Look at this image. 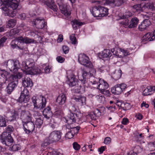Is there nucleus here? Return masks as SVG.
Returning <instances> with one entry per match:
<instances>
[{"instance_id":"37","label":"nucleus","mask_w":155,"mask_h":155,"mask_svg":"<svg viewBox=\"0 0 155 155\" xmlns=\"http://www.w3.org/2000/svg\"><path fill=\"white\" fill-rule=\"evenodd\" d=\"M132 15V13L129 12V11H127L125 12L124 14L122 15H119V19H127L128 18H129Z\"/></svg>"},{"instance_id":"16","label":"nucleus","mask_w":155,"mask_h":155,"mask_svg":"<svg viewBox=\"0 0 155 155\" xmlns=\"http://www.w3.org/2000/svg\"><path fill=\"white\" fill-rule=\"evenodd\" d=\"M111 51H112V53L114 54L119 58L123 57L129 54V52L127 50L122 48L118 49L117 52L115 51V49H112Z\"/></svg>"},{"instance_id":"44","label":"nucleus","mask_w":155,"mask_h":155,"mask_svg":"<svg viewBox=\"0 0 155 155\" xmlns=\"http://www.w3.org/2000/svg\"><path fill=\"white\" fill-rule=\"evenodd\" d=\"M42 118L39 117L36 119L35 121V124L37 127L40 128L43 123Z\"/></svg>"},{"instance_id":"41","label":"nucleus","mask_w":155,"mask_h":155,"mask_svg":"<svg viewBox=\"0 0 155 155\" xmlns=\"http://www.w3.org/2000/svg\"><path fill=\"white\" fill-rule=\"evenodd\" d=\"M152 34L150 33H148L146 34L143 36V38L144 40L145 41H152L154 40L153 38H152L153 36Z\"/></svg>"},{"instance_id":"45","label":"nucleus","mask_w":155,"mask_h":155,"mask_svg":"<svg viewBox=\"0 0 155 155\" xmlns=\"http://www.w3.org/2000/svg\"><path fill=\"white\" fill-rule=\"evenodd\" d=\"M10 45L11 47L13 49L16 47L18 48L19 49L20 48V47L19 46L20 45L17 44V41L15 39L12 41Z\"/></svg>"},{"instance_id":"35","label":"nucleus","mask_w":155,"mask_h":155,"mask_svg":"<svg viewBox=\"0 0 155 155\" xmlns=\"http://www.w3.org/2000/svg\"><path fill=\"white\" fill-rule=\"evenodd\" d=\"M99 6L101 13V16L102 17H104L106 15H107L108 14V9L104 7Z\"/></svg>"},{"instance_id":"52","label":"nucleus","mask_w":155,"mask_h":155,"mask_svg":"<svg viewBox=\"0 0 155 155\" xmlns=\"http://www.w3.org/2000/svg\"><path fill=\"white\" fill-rule=\"evenodd\" d=\"M143 134H139V133H136L135 134V136L137 139V140L140 141L143 138Z\"/></svg>"},{"instance_id":"2","label":"nucleus","mask_w":155,"mask_h":155,"mask_svg":"<svg viewBox=\"0 0 155 155\" xmlns=\"http://www.w3.org/2000/svg\"><path fill=\"white\" fill-rule=\"evenodd\" d=\"M34 60L32 59H28L22 63V65L26 70V72L28 74L32 75L40 74L41 70L36 67H34Z\"/></svg>"},{"instance_id":"62","label":"nucleus","mask_w":155,"mask_h":155,"mask_svg":"<svg viewBox=\"0 0 155 155\" xmlns=\"http://www.w3.org/2000/svg\"><path fill=\"white\" fill-rule=\"evenodd\" d=\"M76 110L77 109L73 105H71L70 106L69 108V110L70 113H73V112H74L76 111Z\"/></svg>"},{"instance_id":"9","label":"nucleus","mask_w":155,"mask_h":155,"mask_svg":"<svg viewBox=\"0 0 155 155\" xmlns=\"http://www.w3.org/2000/svg\"><path fill=\"white\" fill-rule=\"evenodd\" d=\"M127 86V85L124 83L117 84L111 88V91L115 95H119L126 88Z\"/></svg>"},{"instance_id":"6","label":"nucleus","mask_w":155,"mask_h":155,"mask_svg":"<svg viewBox=\"0 0 155 155\" xmlns=\"http://www.w3.org/2000/svg\"><path fill=\"white\" fill-rule=\"evenodd\" d=\"M2 68H8L11 71L15 73L20 68V64L17 60H9L2 64Z\"/></svg>"},{"instance_id":"59","label":"nucleus","mask_w":155,"mask_h":155,"mask_svg":"<svg viewBox=\"0 0 155 155\" xmlns=\"http://www.w3.org/2000/svg\"><path fill=\"white\" fill-rule=\"evenodd\" d=\"M7 38L5 37H3L0 39V48L3 47L4 43L7 40Z\"/></svg>"},{"instance_id":"1","label":"nucleus","mask_w":155,"mask_h":155,"mask_svg":"<svg viewBox=\"0 0 155 155\" xmlns=\"http://www.w3.org/2000/svg\"><path fill=\"white\" fill-rule=\"evenodd\" d=\"M3 2L2 9L6 12V16L13 17L16 12V10L18 5L17 0H2Z\"/></svg>"},{"instance_id":"61","label":"nucleus","mask_w":155,"mask_h":155,"mask_svg":"<svg viewBox=\"0 0 155 155\" xmlns=\"http://www.w3.org/2000/svg\"><path fill=\"white\" fill-rule=\"evenodd\" d=\"M56 59L58 62L60 63H62L65 60V59L64 58L61 56H58L57 58Z\"/></svg>"},{"instance_id":"39","label":"nucleus","mask_w":155,"mask_h":155,"mask_svg":"<svg viewBox=\"0 0 155 155\" xmlns=\"http://www.w3.org/2000/svg\"><path fill=\"white\" fill-rule=\"evenodd\" d=\"M14 128L11 125H9L6 128L5 131L3 133H5L6 134H9L11 135L12 132L14 131Z\"/></svg>"},{"instance_id":"40","label":"nucleus","mask_w":155,"mask_h":155,"mask_svg":"<svg viewBox=\"0 0 155 155\" xmlns=\"http://www.w3.org/2000/svg\"><path fill=\"white\" fill-rule=\"evenodd\" d=\"M16 24V20L15 19H10L8 21V24L7 25V27L13 28L15 26Z\"/></svg>"},{"instance_id":"15","label":"nucleus","mask_w":155,"mask_h":155,"mask_svg":"<svg viewBox=\"0 0 155 155\" xmlns=\"http://www.w3.org/2000/svg\"><path fill=\"white\" fill-rule=\"evenodd\" d=\"M2 70L4 71L1 74L0 77V85L2 86L5 83L8 82V79H9V78L11 75L8 72L5 71V69Z\"/></svg>"},{"instance_id":"10","label":"nucleus","mask_w":155,"mask_h":155,"mask_svg":"<svg viewBox=\"0 0 155 155\" xmlns=\"http://www.w3.org/2000/svg\"><path fill=\"white\" fill-rule=\"evenodd\" d=\"M1 142L6 146H9V144L13 142V139L9 134H6L5 133H2L0 137Z\"/></svg>"},{"instance_id":"58","label":"nucleus","mask_w":155,"mask_h":155,"mask_svg":"<svg viewBox=\"0 0 155 155\" xmlns=\"http://www.w3.org/2000/svg\"><path fill=\"white\" fill-rule=\"evenodd\" d=\"M74 136L72 133L70 131V130L68 131V132L66 133L65 136V137L68 139H70L73 138Z\"/></svg>"},{"instance_id":"54","label":"nucleus","mask_w":155,"mask_h":155,"mask_svg":"<svg viewBox=\"0 0 155 155\" xmlns=\"http://www.w3.org/2000/svg\"><path fill=\"white\" fill-rule=\"evenodd\" d=\"M62 111L61 110H58L54 112V115L56 117L60 118L62 116Z\"/></svg>"},{"instance_id":"57","label":"nucleus","mask_w":155,"mask_h":155,"mask_svg":"<svg viewBox=\"0 0 155 155\" xmlns=\"http://www.w3.org/2000/svg\"><path fill=\"white\" fill-rule=\"evenodd\" d=\"M12 149L13 151H17L21 149V146L18 144H15L12 146Z\"/></svg>"},{"instance_id":"17","label":"nucleus","mask_w":155,"mask_h":155,"mask_svg":"<svg viewBox=\"0 0 155 155\" xmlns=\"http://www.w3.org/2000/svg\"><path fill=\"white\" fill-rule=\"evenodd\" d=\"M61 12L65 16H69L71 14L70 8L69 6L66 5H61L59 6Z\"/></svg>"},{"instance_id":"47","label":"nucleus","mask_w":155,"mask_h":155,"mask_svg":"<svg viewBox=\"0 0 155 155\" xmlns=\"http://www.w3.org/2000/svg\"><path fill=\"white\" fill-rule=\"evenodd\" d=\"M121 70L119 69L113 75L114 78L115 80H118L121 77Z\"/></svg>"},{"instance_id":"53","label":"nucleus","mask_w":155,"mask_h":155,"mask_svg":"<svg viewBox=\"0 0 155 155\" xmlns=\"http://www.w3.org/2000/svg\"><path fill=\"white\" fill-rule=\"evenodd\" d=\"M125 0H115L114 5L117 6H119L123 4Z\"/></svg>"},{"instance_id":"13","label":"nucleus","mask_w":155,"mask_h":155,"mask_svg":"<svg viewBox=\"0 0 155 155\" xmlns=\"http://www.w3.org/2000/svg\"><path fill=\"white\" fill-rule=\"evenodd\" d=\"M32 23L37 28L40 29H42L47 25V22L45 21V19L41 18H38L33 20Z\"/></svg>"},{"instance_id":"42","label":"nucleus","mask_w":155,"mask_h":155,"mask_svg":"<svg viewBox=\"0 0 155 155\" xmlns=\"http://www.w3.org/2000/svg\"><path fill=\"white\" fill-rule=\"evenodd\" d=\"M95 98L99 103H104L105 101V98L103 95L100 94L97 95L96 96Z\"/></svg>"},{"instance_id":"25","label":"nucleus","mask_w":155,"mask_h":155,"mask_svg":"<svg viewBox=\"0 0 155 155\" xmlns=\"http://www.w3.org/2000/svg\"><path fill=\"white\" fill-rule=\"evenodd\" d=\"M22 84L24 87H28L33 86L32 81L29 78L25 77L22 81Z\"/></svg>"},{"instance_id":"64","label":"nucleus","mask_w":155,"mask_h":155,"mask_svg":"<svg viewBox=\"0 0 155 155\" xmlns=\"http://www.w3.org/2000/svg\"><path fill=\"white\" fill-rule=\"evenodd\" d=\"M111 142V139L109 137H106L105 138L104 140V143L106 144H109Z\"/></svg>"},{"instance_id":"23","label":"nucleus","mask_w":155,"mask_h":155,"mask_svg":"<svg viewBox=\"0 0 155 155\" xmlns=\"http://www.w3.org/2000/svg\"><path fill=\"white\" fill-rule=\"evenodd\" d=\"M155 90V86H148L147 88L145 89L142 93V94L144 96L150 95L151 93H150L154 91Z\"/></svg>"},{"instance_id":"29","label":"nucleus","mask_w":155,"mask_h":155,"mask_svg":"<svg viewBox=\"0 0 155 155\" xmlns=\"http://www.w3.org/2000/svg\"><path fill=\"white\" fill-rule=\"evenodd\" d=\"M71 125H70L68 124L66 125V127L67 128H68L69 130H70L71 133H72L74 136L75 134H77L78 133V131L80 129V127L79 126L72 127Z\"/></svg>"},{"instance_id":"46","label":"nucleus","mask_w":155,"mask_h":155,"mask_svg":"<svg viewBox=\"0 0 155 155\" xmlns=\"http://www.w3.org/2000/svg\"><path fill=\"white\" fill-rule=\"evenodd\" d=\"M6 122L5 118L0 115V127H4L6 126Z\"/></svg>"},{"instance_id":"38","label":"nucleus","mask_w":155,"mask_h":155,"mask_svg":"<svg viewBox=\"0 0 155 155\" xmlns=\"http://www.w3.org/2000/svg\"><path fill=\"white\" fill-rule=\"evenodd\" d=\"M20 31V29L19 28H14L10 31V35L12 37H15V36L19 34Z\"/></svg>"},{"instance_id":"51","label":"nucleus","mask_w":155,"mask_h":155,"mask_svg":"<svg viewBox=\"0 0 155 155\" xmlns=\"http://www.w3.org/2000/svg\"><path fill=\"white\" fill-rule=\"evenodd\" d=\"M70 38L72 44L75 45L77 44V40L75 37L74 34H72L70 35Z\"/></svg>"},{"instance_id":"20","label":"nucleus","mask_w":155,"mask_h":155,"mask_svg":"<svg viewBox=\"0 0 155 155\" xmlns=\"http://www.w3.org/2000/svg\"><path fill=\"white\" fill-rule=\"evenodd\" d=\"M42 95H35L33 96L32 98V101L33 103L34 108L36 109L37 106L38 104V103L41 98H42Z\"/></svg>"},{"instance_id":"55","label":"nucleus","mask_w":155,"mask_h":155,"mask_svg":"<svg viewBox=\"0 0 155 155\" xmlns=\"http://www.w3.org/2000/svg\"><path fill=\"white\" fill-rule=\"evenodd\" d=\"M133 8L137 11H141L142 10V5L138 4L134 5L133 6Z\"/></svg>"},{"instance_id":"63","label":"nucleus","mask_w":155,"mask_h":155,"mask_svg":"<svg viewBox=\"0 0 155 155\" xmlns=\"http://www.w3.org/2000/svg\"><path fill=\"white\" fill-rule=\"evenodd\" d=\"M62 49L63 52L65 54L68 52L69 48L66 45L63 46L62 47Z\"/></svg>"},{"instance_id":"7","label":"nucleus","mask_w":155,"mask_h":155,"mask_svg":"<svg viewBox=\"0 0 155 155\" xmlns=\"http://www.w3.org/2000/svg\"><path fill=\"white\" fill-rule=\"evenodd\" d=\"M61 133L58 130H55L51 132L48 138V141H44L42 145L47 146L50 143L56 142L61 138Z\"/></svg>"},{"instance_id":"28","label":"nucleus","mask_w":155,"mask_h":155,"mask_svg":"<svg viewBox=\"0 0 155 155\" xmlns=\"http://www.w3.org/2000/svg\"><path fill=\"white\" fill-rule=\"evenodd\" d=\"M100 11L99 6H96L93 8L92 13L94 17H102Z\"/></svg>"},{"instance_id":"3","label":"nucleus","mask_w":155,"mask_h":155,"mask_svg":"<svg viewBox=\"0 0 155 155\" xmlns=\"http://www.w3.org/2000/svg\"><path fill=\"white\" fill-rule=\"evenodd\" d=\"M66 73L67 74L66 77L68 79L67 82L69 86L71 87L76 86L72 90V91L75 93H81V85L76 86L78 85V81L75 78V76L72 73V71L70 70L68 71Z\"/></svg>"},{"instance_id":"27","label":"nucleus","mask_w":155,"mask_h":155,"mask_svg":"<svg viewBox=\"0 0 155 155\" xmlns=\"http://www.w3.org/2000/svg\"><path fill=\"white\" fill-rule=\"evenodd\" d=\"M139 19L136 17L132 18L130 20L128 27L133 28L136 27L138 24Z\"/></svg>"},{"instance_id":"50","label":"nucleus","mask_w":155,"mask_h":155,"mask_svg":"<svg viewBox=\"0 0 155 155\" xmlns=\"http://www.w3.org/2000/svg\"><path fill=\"white\" fill-rule=\"evenodd\" d=\"M15 40L17 41V44H18L24 43L25 38H23L22 36L17 37L15 38Z\"/></svg>"},{"instance_id":"14","label":"nucleus","mask_w":155,"mask_h":155,"mask_svg":"<svg viewBox=\"0 0 155 155\" xmlns=\"http://www.w3.org/2000/svg\"><path fill=\"white\" fill-rule=\"evenodd\" d=\"M23 125L24 130L27 134H29L31 132H33L35 127L34 123L31 121L23 123Z\"/></svg>"},{"instance_id":"60","label":"nucleus","mask_w":155,"mask_h":155,"mask_svg":"<svg viewBox=\"0 0 155 155\" xmlns=\"http://www.w3.org/2000/svg\"><path fill=\"white\" fill-rule=\"evenodd\" d=\"M73 145L74 148L76 150H78L80 148V145L76 142L73 143Z\"/></svg>"},{"instance_id":"33","label":"nucleus","mask_w":155,"mask_h":155,"mask_svg":"<svg viewBox=\"0 0 155 155\" xmlns=\"http://www.w3.org/2000/svg\"><path fill=\"white\" fill-rule=\"evenodd\" d=\"M89 74V73L83 70L81 77L79 79V80L83 84H84L86 82V77Z\"/></svg>"},{"instance_id":"22","label":"nucleus","mask_w":155,"mask_h":155,"mask_svg":"<svg viewBox=\"0 0 155 155\" xmlns=\"http://www.w3.org/2000/svg\"><path fill=\"white\" fill-rule=\"evenodd\" d=\"M45 4L54 11H57L58 9L57 6L54 4V2L53 0L47 1L45 2Z\"/></svg>"},{"instance_id":"48","label":"nucleus","mask_w":155,"mask_h":155,"mask_svg":"<svg viewBox=\"0 0 155 155\" xmlns=\"http://www.w3.org/2000/svg\"><path fill=\"white\" fill-rule=\"evenodd\" d=\"M120 24L125 28L128 27L129 25V21L128 19H125V20L121 21Z\"/></svg>"},{"instance_id":"18","label":"nucleus","mask_w":155,"mask_h":155,"mask_svg":"<svg viewBox=\"0 0 155 155\" xmlns=\"http://www.w3.org/2000/svg\"><path fill=\"white\" fill-rule=\"evenodd\" d=\"M150 24V20L148 19L144 20L138 26L140 31H143L148 27Z\"/></svg>"},{"instance_id":"49","label":"nucleus","mask_w":155,"mask_h":155,"mask_svg":"<svg viewBox=\"0 0 155 155\" xmlns=\"http://www.w3.org/2000/svg\"><path fill=\"white\" fill-rule=\"evenodd\" d=\"M21 88V95H23L26 96H29V92L28 90L25 87Z\"/></svg>"},{"instance_id":"4","label":"nucleus","mask_w":155,"mask_h":155,"mask_svg":"<svg viewBox=\"0 0 155 155\" xmlns=\"http://www.w3.org/2000/svg\"><path fill=\"white\" fill-rule=\"evenodd\" d=\"M89 79L91 83L94 85V87L100 91L105 90L109 87L107 83L102 79L96 78L92 76H90Z\"/></svg>"},{"instance_id":"26","label":"nucleus","mask_w":155,"mask_h":155,"mask_svg":"<svg viewBox=\"0 0 155 155\" xmlns=\"http://www.w3.org/2000/svg\"><path fill=\"white\" fill-rule=\"evenodd\" d=\"M111 52H112V51L109 49H104L100 53V56L103 58H109L111 55Z\"/></svg>"},{"instance_id":"12","label":"nucleus","mask_w":155,"mask_h":155,"mask_svg":"<svg viewBox=\"0 0 155 155\" xmlns=\"http://www.w3.org/2000/svg\"><path fill=\"white\" fill-rule=\"evenodd\" d=\"M21 111L20 118L22 124L31 121V115L29 111L25 110Z\"/></svg>"},{"instance_id":"31","label":"nucleus","mask_w":155,"mask_h":155,"mask_svg":"<svg viewBox=\"0 0 155 155\" xmlns=\"http://www.w3.org/2000/svg\"><path fill=\"white\" fill-rule=\"evenodd\" d=\"M71 24L74 29H76L79 26L83 25L84 23L77 20H74L71 22Z\"/></svg>"},{"instance_id":"43","label":"nucleus","mask_w":155,"mask_h":155,"mask_svg":"<svg viewBox=\"0 0 155 155\" xmlns=\"http://www.w3.org/2000/svg\"><path fill=\"white\" fill-rule=\"evenodd\" d=\"M145 6L148 9L153 10H155V2L147 3L146 4Z\"/></svg>"},{"instance_id":"5","label":"nucleus","mask_w":155,"mask_h":155,"mask_svg":"<svg viewBox=\"0 0 155 155\" xmlns=\"http://www.w3.org/2000/svg\"><path fill=\"white\" fill-rule=\"evenodd\" d=\"M22 77V73L18 72L16 74L12 75L9 78L8 81H12L9 83L7 87V91L9 94H11L15 88L17 86L18 79L21 78Z\"/></svg>"},{"instance_id":"8","label":"nucleus","mask_w":155,"mask_h":155,"mask_svg":"<svg viewBox=\"0 0 155 155\" xmlns=\"http://www.w3.org/2000/svg\"><path fill=\"white\" fill-rule=\"evenodd\" d=\"M78 60L81 64L90 68L93 67L92 64L89 61V58L84 54H81L78 56Z\"/></svg>"},{"instance_id":"11","label":"nucleus","mask_w":155,"mask_h":155,"mask_svg":"<svg viewBox=\"0 0 155 155\" xmlns=\"http://www.w3.org/2000/svg\"><path fill=\"white\" fill-rule=\"evenodd\" d=\"M82 114L79 112H77L75 114L73 113H70L69 116H68V120H67L68 124L73 122H75L76 120L79 121L81 119Z\"/></svg>"},{"instance_id":"32","label":"nucleus","mask_w":155,"mask_h":155,"mask_svg":"<svg viewBox=\"0 0 155 155\" xmlns=\"http://www.w3.org/2000/svg\"><path fill=\"white\" fill-rule=\"evenodd\" d=\"M74 99L76 101L78 102L81 105L85 104L86 97L84 96H80L75 97Z\"/></svg>"},{"instance_id":"24","label":"nucleus","mask_w":155,"mask_h":155,"mask_svg":"<svg viewBox=\"0 0 155 155\" xmlns=\"http://www.w3.org/2000/svg\"><path fill=\"white\" fill-rule=\"evenodd\" d=\"M42 98L40 99L36 109L41 110L45 107L47 103L46 98L43 96H42Z\"/></svg>"},{"instance_id":"36","label":"nucleus","mask_w":155,"mask_h":155,"mask_svg":"<svg viewBox=\"0 0 155 155\" xmlns=\"http://www.w3.org/2000/svg\"><path fill=\"white\" fill-rule=\"evenodd\" d=\"M142 151V149L139 146H137L134 149V151H131L130 155H137V153L140 152ZM130 153H127V155H129Z\"/></svg>"},{"instance_id":"56","label":"nucleus","mask_w":155,"mask_h":155,"mask_svg":"<svg viewBox=\"0 0 155 155\" xmlns=\"http://www.w3.org/2000/svg\"><path fill=\"white\" fill-rule=\"evenodd\" d=\"M34 42V39L29 38L28 37L25 38L24 43L26 44H29L33 43Z\"/></svg>"},{"instance_id":"19","label":"nucleus","mask_w":155,"mask_h":155,"mask_svg":"<svg viewBox=\"0 0 155 155\" xmlns=\"http://www.w3.org/2000/svg\"><path fill=\"white\" fill-rule=\"evenodd\" d=\"M44 117L47 119H49L52 116V113L50 107L48 106L45 109L43 112Z\"/></svg>"},{"instance_id":"21","label":"nucleus","mask_w":155,"mask_h":155,"mask_svg":"<svg viewBox=\"0 0 155 155\" xmlns=\"http://www.w3.org/2000/svg\"><path fill=\"white\" fill-rule=\"evenodd\" d=\"M66 97L64 94H60L58 97L56 99V101L59 105L64 104L66 100Z\"/></svg>"},{"instance_id":"34","label":"nucleus","mask_w":155,"mask_h":155,"mask_svg":"<svg viewBox=\"0 0 155 155\" xmlns=\"http://www.w3.org/2000/svg\"><path fill=\"white\" fill-rule=\"evenodd\" d=\"M29 96L21 95L18 99V102L21 103H26L29 101Z\"/></svg>"},{"instance_id":"30","label":"nucleus","mask_w":155,"mask_h":155,"mask_svg":"<svg viewBox=\"0 0 155 155\" xmlns=\"http://www.w3.org/2000/svg\"><path fill=\"white\" fill-rule=\"evenodd\" d=\"M21 110H18V111H15L12 115L7 118V120L8 121H11L15 120L16 118H18L19 115V113L18 112H20Z\"/></svg>"}]
</instances>
